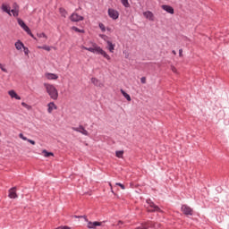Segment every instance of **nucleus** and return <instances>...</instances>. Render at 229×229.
Here are the masks:
<instances>
[{
  "label": "nucleus",
  "mask_w": 229,
  "mask_h": 229,
  "mask_svg": "<svg viewBox=\"0 0 229 229\" xmlns=\"http://www.w3.org/2000/svg\"><path fill=\"white\" fill-rule=\"evenodd\" d=\"M82 49L85 51H89V53H93L94 55H101L106 58V60H111V57L101 48V47L98 46V44L93 43L91 47H82Z\"/></svg>",
  "instance_id": "obj_1"
},
{
  "label": "nucleus",
  "mask_w": 229,
  "mask_h": 229,
  "mask_svg": "<svg viewBox=\"0 0 229 229\" xmlns=\"http://www.w3.org/2000/svg\"><path fill=\"white\" fill-rule=\"evenodd\" d=\"M44 88L46 89V91L51 99H53L54 101H56V99H58V89H56L55 85L44 83Z\"/></svg>",
  "instance_id": "obj_2"
},
{
  "label": "nucleus",
  "mask_w": 229,
  "mask_h": 229,
  "mask_svg": "<svg viewBox=\"0 0 229 229\" xmlns=\"http://www.w3.org/2000/svg\"><path fill=\"white\" fill-rule=\"evenodd\" d=\"M147 203L149 207L148 208V212H160V208H158V206L155 205V203L153 201H151V199H147Z\"/></svg>",
  "instance_id": "obj_3"
},
{
  "label": "nucleus",
  "mask_w": 229,
  "mask_h": 229,
  "mask_svg": "<svg viewBox=\"0 0 229 229\" xmlns=\"http://www.w3.org/2000/svg\"><path fill=\"white\" fill-rule=\"evenodd\" d=\"M107 13L110 19H113V21H117V19H119V11L115 9L109 8Z\"/></svg>",
  "instance_id": "obj_4"
},
{
  "label": "nucleus",
  "mask_w": 229,
  "mask_h": 229,
  "mask_svg": "<svg viewBox=\"0 0 229 229\" xmlns=\"http://www.w3.org/2000/svg\"><path fill=\"white\" fill-rule=\"evenodd\" d=\"M72 130H73V131H77L78 133H81L86 137H89V131L85 130V128L82 125H80L79 127H72Z\"/></svg>",
  "instance_id": "obj_5"
},
{
  "label": "nucleus",
  "mask_w": 229,
  "mask_h": 229,
  "mask_svg": "<svg viewBox=\"0 0 229 229\" xmlns=\"http://www.w3.org/2000/svg\"><path fill=\"white\" fill-rule=\"evenodd\" d=\"M70 21H72V22H80V21H83V16H81L78 13H72L70 16Z\"/></svg>",
  "instance_id": "obj_6"
},
{
  "label": "nucleus",
  "mask_w": 229,
  "mask_h": 229,
  "mask_svg": "<svg viewBox=\"0 0 229 229\" xmlns=\"http://www.w3.org/2000/svg\"><path fill=\"white\" fill-rule=\"evenodd\" d=\"M181 209H182V212L185 214V216H192V209L191 208V207L187 205H182Z\"/></svg>",
  "instance_id": "obj_7"
},
{
  "label": "nucleus",
  "mask_w": 229,
  "mask_h": 229,
  "mask_svg": "<svg viewBox=\"0 0 229 229\" xmlns=\"http://www.w3.org/2000/svg\"><path fill=\"white\" fill-rule=\"evenodd\" d=\"M91 83H93V85H95V87H99L100 89H103V87H105V84H103V82H101V81H99L98 78H91Z\"/></svg>",
  "instance_id": "obj_8"
},
{
  "label": "nucleus",
  "mask_w": 229,
  "mask_h": 229,
  "mask_svg": "<svg viewBox=\"0 0 229 229\" xmlns=\"http://www.w3.org/2000/svg\"><path fill=\"white\" fill-rule=\"evenodd\" d=\"M143 15H144V17H145L146 19H148V21H155V14H153V13H151V11H146V12H144V13H143Z\"/></svg>",
  "instance_id": "obj_9"
},
{
  "label": "nucleus",
  "mask_w": 229,
  "mask_h": 229,
  "mask_svg": "<svg viewBox=\"0 0 229 229\" xmlns=\"http://www.w3.org/2000/svg\"><path fill=\"white\" fill-rule=\"evenodd\" d=\"M53 110H58V106H55V102H50L47 104V112L53 114Z\"/></svg>",
  "instance_id": "obj_10"
},
{
  "label": "nucleus",
  "mask_w": 229,
  "mask_h": 229,
  "mask_svg": "<svg viewBox=\"0 0 229 229\" xmlns=\"http://www.w3.org/2000/svg\"><path fill=\"white\" fill-rule=\"evenodd\" d=\"M162 10H165V12H166L167 13H171V15H173V13H174V9L171 6V5H162L161 6Z\"/></svg>",
  "instance_id": "obj_11"
},
{
  "label": "nucleus",
  "mask_w": 229,
  "mask_h": 229,
  "mask_svg": "<svg viewBox=\"0 0 229 229\" xmlns=\"http://www.w3.org/2000/svg\"><path fill=\"white\" fill-rule=\"evenodd\" d=\"M103 222H88V228L94 229L96 226H101Z\"/></svg>",
  "instance_id": "obj_12"
},
{
  "label": "nucleus",
  "mask_w": 229,
  "mask_h": 229,
  "mask_svg": "<svg viewBox=\"0 0 229 229\" xmlns=\"http://www.w3.org/2000/svg\"><path fill=\"white\" fill-rule=\"evenodd\" d=\"M13 8L11 10V13H13V17H19V5L17 3L13 4Z\"/></svg>",
  "instance_id": "obj_13"
},
{
  "label": "nucleus",
  "mask_w": 229,
  "mask_h": 229,
  "mask_svg": "<svg viewBox=\"0 0 229 229\" xmlns=\"http://www.w3.org/2000/svg\"><path fill=\"white\" fill-rule=\"evenodd\" d=\"M45 78L47 80H58V75L56 73L47 72L45 73Z\"/></svg>",
  "instance_id": "obj_14"
},
{
  "label": "nucleus",
  "mask_w": 229,
  "mask_h": 229,
  "mask_svg": "<svg viewBox=\"0 0 229 229\" xmlns=\"http://www.w3.org/2000/svg\"><path fill=\"white\" fill-rule=\"evenodd\" d=\"M14 46H15V48L17 49V51H21L23 49V47H25L24 43H22V41H21V40H17L15 42Z\"/></svg>",
  "instance_id": "obj_15"
},
{
  "label": "nucleus",
  "mask_w": 229,
  "mask_h": 229,
  "mask_svg": "<svg viewBox=\"0 0 229 229\" xmlns=\"http://www.w3.org/2000/svg\"><path fill=\"white\" fill-rule=\"evenodd\" d=\"M2 10L5 13H8V15H12V13H11L12 9L10 8V5H8L6 4H2Z\"/></svg>",
  "instance_id": "obj_16"
},
{
  "label": "nucleus",
  "mask_w": 229,
  "mask_h": 229,
  "mask_svg": "<svg viewBox=\"0 0 229 229\" xmlns=\"http://www.w3.org/2000/svg\"><path fill=\"white\" fill-rule=\"evenodd\" d=\"M107 49L110 53H114L115 51V44L112 43V41H106Z\"/></svg>",
  "instance_id": "obj_17"
},
{
  "label": "nucleus",
  "mask_w": 229,
  "mask_h": 229,
  "mask_svg": "<svg viewBox=\"0 0 229 229\" xmlns=\"http://www.w3.org/2000/svg\"><path fill=\"white\" fill-rule=\"evenodd\" d=\"M8 94L11 98L17 99V100H21V97L19 95H17V93L15 92V90L12 89L8 91Z\"/></svg>",
  "instance_id": "obj_18"
},
{
  "label": "nucleus",
  "mask_w": 229,
  "mask_h": 229,
  "mask_svg": "<svg viewBox=\"0 0 229 229\" xmlns=\"http://www.w3.org/2000/svg\"><path fill=\"white\" fill-rule=\"evenodd\" d=\"M19 137H20V139H21L22 140H27V142H30V144H32V146H35V144H36L35 140L28 139V138L25 137L24 134H22V133H20V134H19Z\"/></svg>",
  "instance_id": "obj_19"
},
{
  "label": "nucleus",
  "mask_w": 229,
  "mask_h": 229,
  "mask_svg": "<svg viewBox=\"0 0 229 229\" xmlns=\"http://www.w3.org/2000/svg\"><path fill=\"white\" fill-rule=\"evenodd\" d=\"M9 198L12 199H15L17 198V193L15 192V188H12L9 190Z\"/></svg>",
  "instance_id": "obj_20"
},
{
  "label": "nucleus",
  "mask_w": 229,
  "mask_h": 229,
  "mask_svg": "<svg viewBox=\"0 0 229 229\" xmlns=\"http://www.w3.org/2000/svg\"><path fill=\"white\" fill-rule=\"evenodd\" d=\"M121 94L127 99V101H131V97H130V94L126 93L124 89H120Z\"/></svg>",
  "instance_id": "obj_21"
},
{
  "label": "nucleus",
  "mask_w": 229,
  "mask_h": 229,
  "mask_svg": "<svg viewBox=\"0 0 229 229\" xmlns=\"http://www.w3.org/2000/svg\"><path fill=\"white\" fill-rule=\"evenodd\" d=\"M59 13L62 15V17H67V11L64 8H60L59 9Z\"/></svg>",
  "instance_id": "obj_22"
},
{
  "label": "nucleus",
  "mask_w": 229,
  "mask_h": 229,
  "mask_svg": "<svg viewBox=\"0 0 229 229\" xmlns=\"http://www.w3.org/2000/svg\"><path fill=\"white\" fill-rule=\"evenodd\" d=\"M42 153H43L44 157H46V158H49V157H53L54 156V154L52 152H47V150H46V149H44L42 151Z\"/></svg>",
  "instance_id": "obj_23"
},
{
  "label": "nucleus",
  "mask_w": 229,
  "mask_h": 229,
  "mask_svg": "<svg viewBox=\"0 0 229 229\" xmlns=\"http://www.w3.org/2000/svg\"><path fill=\"white\" fill-rule=\"evenodd\" d=\"M124 8H130V2L128 0H120Z\"/></svg>",
  "instance_id": "obj_24"
},
{
  "label": "nucleus",
  "mask_w": 229,
  "mask_h": 229,
  "mask_svg": "<svg viewBox=\"0 0 229 229\" xmlns=\"http://www.w3.org/2000/svg\"><path fill=\"white\" fill-rule=\"evenodd\" d=\"M37 37H38V38H45V42H46V40H47V36L44 32L38 33Z\"/></svg>",
  "instance_id": "obj_25"
},
{
  "label": "nucleus",
  "mask_w": 229,
  "mask_h": 229,
  "mask_svg": "<svg viewBox=\"0 0 229 229\" xmlns=\"http://www.w3.org/2000/svg\"><path fill=\"white\" fill-rule=\"evenodd\" d=\"M18 24L19 26H21V28H22V30L24 29V27L26 26V23L24 22V21H22L21 18H18Z\"/></svg>",
  "instance_id": "obj_26"
},
{
  "label": "nucleus",
  "mask_w": 229,
  "mask_h": 229,
  "mask_svg": "<svg viewBox=\"0 0 229 229\" xmlns=\"http://www.w3.org/2000/svg\"><path fill=\"white\" fill-rule=\"evenodd\" d=\"M115 155H116L117 158H123V155H124V151L123 150H117L115 152Z\"/></svg>",
  "instance_id": "obj_27"
},
{
  "label": "nucleus",
  "mask_w": 229,
  "mask_h": 229,
  "mask_svg": "<svg viewBox=\"0 0 229 229\" xmlns=\"http://www.w3.org/2000/svg\"><path fill=\"white\" fill-rule=\"evenodd\" d=\"M136 229H149V225L148 223H144L140 226H138Z\"/></svg>",
  "instance_id": "obj_28"
},
{
  "label": "nucleus",
  "mask_w": 229,
  "mask_h": 229,
  "mask_svg": "<svg viewBox=\"0 0 229 229\" xmlns=\"http://www.w3.org/2000/svg\"><path fill=\"white\" fill-rule=\"evenodd\" d=\"M38 49H44L45 51H51V47L49 46H42V47H38Z\"/></svg>",
  "instance_id": "obj_29"
},
{
  "label": "nucleus",
  "mask_w": 229,
  "mask_h": 229,
  "mask_svg": "<svg viewBox=\"0 0 229 229\" xmlns=\"http://www.w3.org/2000/svg\"><path fill=\"white\" fill-rule=\"evenodd\" d=\"M72 29L73 30V31H76V33H85L84 30L78 29V27H72Z\"/></svg>",
  "instance_id": "obj_30"
},
{
  "label": "nucleus",
  "mask_w": 229,
  "mask_h": 229,
  "mask_svg": "<svg viewBox=\"0 0 229 229\" xmlns=\"http://www.w3.org/2000/svg\"><path fill=\"white\" fill-rule=\"evenodd\" d=\"M23 53H24L25 56H29L30 49L27 47H23Z\"/></svg>",
  "instance_id": "obj_31"
},
{
  "label": "nucleus",
  "mask_w": 229,
  "mask_h": 229,
  "mask_svg": "<svg viewBox=\"0 0 229 229\" xmlns=\"http://www.w3.org/2000/svg\"><path fill=\"white\" fill-rule=\"evenodd\" d=\"M99 37L100 38H102V40H105V42L108 41V36L105 34H100Z\"/></svg>",
  "instance_id": "obj_32"
},
{
  "label": "nucleus",
  "mask_w": 229,
  "mask_h": 229,
  "mask_svg": "<svg viewBox=\"0 0 229 229\" xmlns=\"http://www.w3.org/2000/svg\"><path fill=\"white\" fill-rule=\"evenodd\" d=\"M0 69L3 72H8V70L5 68L4 64H0Z\"/></svg>",
  "instance_id": "obj_33"
},
{
  "label": "nucleus",
  "mask_w": 229,
  "mask_h": 229,
  "mask_svg": "<svg viewBox=\"0 0 229 229\" xmlns=\"http://www.w3.org/2000/svg\"><path fill=\"white\" fill-rule=\"evenodd\" d=\"M23 30L28 33V35H31V30H30V27L26 25Z\"/></svg>",
  "instance_id": "obj_34"
},
{
  "label": "nucleus",
  "mask_w": 229,
  "mask_h": 229,
  "mask_svg": "<svg viewBox=\"0 0 229 229\" xmlns=\"http://www.w3.org/2000/svg\"><path fill=\"white\" fill-rule=\"evenodd\" d=\"M21 106H23L24 108H27V110H30L31 109V106L26 104V102H22Z\"/></svg>",
  "instance_id": "obj_35"
},
{
  "label": "nucleus",
  "mask_w": 229,
  "mask_h": 229,
  "mask_svg": "<svg viewBox=\"0 0 229 229\" xmlns=\"http://www.w3.org/2000/svg\"><path fill=\"white\" fill-rule=\"evenodd\" d=\"M98 26H99L101 31H103V32L106 31V28L105 27V24L99 23Z\"/></svg>",
  "instance_id": "obj_36"
},
{
  "label": "nucleus",
  "mask_w": 229,
  "mask_h": 229,
  "mask_svg": "<svg viewBox=\"0 0 229 229\" xmlns=\"http://www.w3.org/2000/svg\"><path fill=\"white\" fill-rule=\"evenodd\" d=\"M115 185H117L118 187H121V189H123V191H124V189H126V187L124 186V184L121 183V182H116Z\"/></svg>",
  "instance_id": "obj_37"
},
{
  "label": "nucleus",
  "mask_w": 229,
  "mask_h": 229,
  "mask_svg": "<svg viewBox=\"0 0 229 229\" xmlns=\"http://www.w3.org/2000/svg\"><path fill=\"white\" fill-rule=\"evenodd\" d=\"M73 217H75V219H80L81 217H83V218H85V221H89L87 219V216H73Z\"/></svg>",
  "instance_id": "obj_38"
},
{
  "label": "nucleus",
  "mask_w": 229,
  "mask_h": 229,
  "mask_svg": "<svg viewBox=\"0 0 229 229\" xmlns=\"http://www.w3.org/2000/svg\"><path fill=\"white\" fill-rule=\"evenodd\" d=\"M140 82L143 84L146 83V77H141Z\"/></svg>",
  "instance_id": "obj_39"
},
{
  "label": "nucleus",
  "mask_w": 229,
  "mask_h": 229,
  "mask_svg": "<svg viewBox=\"0 0 229 229\" xmlns=\"http://www.w3.org/2000/svg\"><path fill=\"white\" fill-rule=\"evenodd\" d=\"M30 35V37H31L32 38H34V40H37V38H35V36L33 35V33H31V31H30V34H29Z\"/></svg>",
  "instance_id": "obj_40"
},
{
  "label": "nucleus",
  "mask_w": 229,
  "mask_h": 229,
  "mask_svg": "<svg viewBox=\"0 0 229 229\" xmlns=\"http://www.w3.org/2000/svg\"><path fill=\"white\" fill-rule=\"evenodd\" d=\"M171 69H172L173 72H176V67L171 66Z\"/></svg>",
  "instance_id": "obj_41"
},
{
  "label": "nucleus",
  "mask_w": 229,
  "mask_h": 229,
  "mask_svg": "<svg viewBox=\"0 0 229 229\" xmlns=\"http://www.w3.org/2000/svg\"><path fill=\"white\" fill-rule=\"evenodd\" d=\"M182 53H183V50H182V49H180V50H179V55L182 56Z\"/></svg>",
  "instance_id": "obj_42"
},
{
  "label": "nucleus",
  "mask_w": 229,
  "mask_h": 229,
  "mask_svg": "<svg viewBox=\"0 0 229 229\" xmlns=\"http://www.w3.org/2000/svg\"><path fill=\"white\" fill-rule=\"evenodd\" d=\"M129 56H130V54L125 53V58H129Z\"/></svg>",
  "instance_id": "obj_43"
},
{
  "label": "nucleus",
  "mask_w": 229,
  "mask_h": 229,
  "mask_svg": "<svg viewBox=\"0 0 229 229\" xmlns=\"http://www.w3.org/2000/svg\"><path fill=\"white\" fill-rule=\"evenodd\" d=\"M121 225H123V221L118 222V226H121Z\"/></svg>",
  "instance_id": "obj_44"
},
{
  "label": "nucleus",
  "mask_w": 229,
  "mask_h": 229,
  "mask_svg": "<svg viewBox=\"0 0 229 229\" xmlns=\"http://www.w3.org/2000/svg\"><path fill=\"white\" fill-rule=\"evenodd\" d=\"M173 55H176V51L173 50L172 51Z\"/></svg>",
  "instance_id": "obj_45"
}]
</instances>
